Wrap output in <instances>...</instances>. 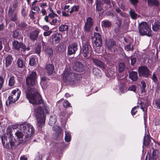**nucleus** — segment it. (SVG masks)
Instances as JSON below:
<instances>
[{
  "mask_svg": "<svg viewBox=\"0 0 160 160\" xmlns=\"http://www.w3.org/2000/svg\"><path fill=\"white\" fill-rule=\"evenodd\" d=\"M48 75H52L53 72L54 68L53 65L52 64L47 65L45 67Z\"/></svg>",
  "mask_w": 160,
  "mask_h": 160,
  "instance_id": "16",
  "label": "nucleus"
},
{
  "mask_svg": "<svg viewBox=\"0 0 160 160\" xmlns=\"http://www.w3.org/2000/svg\"><path fill=\"white\" fill-rule=\"evenodd\" d=\"M47 82V78L45 77H43L41 78V85L45 84Z\"/></svg>",
  "mask_w": 160,
  "mask_h": 160,
  "instance_id": "49",
  "label": "nucleus"
},
{
  "mask_svg": "<svg viewBox=\"0 0 160 160\" xmlns=\"http://www.w3.org/2000/svg\"><path fill=\"white\" fill-rule=\"evenodd\" d=\"M65 140L67 142H69L71 140V136L69 132L65 131Z\"/></svg>",
  "mask_w": 160,
  "mask_h": 160,
  "instance_id": "35",
  "label": "nucleus"
},
{
  "mask_svg": "<svg viewBox=\"0 0 160 160\" xmlns=\"http://www.w3.org/2000/svg\"><path fill=\"white\" fill-rule=\"evenodd\" d=\"M57 19L56 18H54L52 19V22H50V24L52 25H54L55 23L57 22Z\"/></svg>",
  "mask_w": 160,
  "mask_h": 160,
  "instance_id": "58",
  "label": "nucleus"
},
{
  "mask_svg": "<svg viewBox=\"0 0 160 160\" xmlns=\"http://www.w3.org/2000/svg\"><path fill=\"white\" fill-rule=\"evenodd\" d=\"M141 84H142V93L144 92H145V88L146 87V83L144 81H141Z\"/></svg>",
  "mask_w": 160,
  "mask_h": 160,
  "instance_id": "42",
  "label": "nucleus"
},
{
  "mask_svg": "<svg viewBox=\"0 0 160 160\" xmlns=\"http://www.w3.org/2000/svg\"><path fill=\"white\" fill-rule=\"evenodd\" d=\"M37 77L36 73L33 72L26 79L27 89L25 90L26 95L30 103L34 104H38L42 103L41 97L38 92L37 86L35 85Z\"/></svg>",
  "mask_w": 160,
  "mask_h": 160,
  "instance_id": "2",
  "label": "nucleus"
},
{
  "mask_svg": "<svg viewBox=\"0 0 160 160\" xmlns=\"http://www.w3.org/2000/svg\"><path fill=\"white\" fill-rule=\"evenodd\" d=\"M52 32V31L51 30L48 31L47 32H44L43 33V35L44 36H49Z\"/></svg>",
  "mask_w": 160,
  "mask_h": 160,
  "instance_id": "54",
  "label": "nucleus"
},
{
  "mask_svg": "<svg viewBox=\"0 0 160 160\" xmlns=\"http://www.w3.org/2000/svg\"><path fill=\"white\" fill-rule=\"evenodd\" d=\"M152 29L155 32L158 31L160 29V22L158 21L155 22L152 25Z\"/></svg>",
  "mask_w": 160,
  "mask_h": 160,
  "instance_id": "19",
  "label": "nucleus"
},
{
  "mask_svg": "<svg viewBox=\"0 0 160 160\" xmlns=\"http://www.w3.org/2000/svg\"><path fill=\"white\" fill-rule=\"evenodd\" d=\"M38 2L37 0H35L33 2L32 4L31 8L32 10L37 12H39L40 10V8L38 6H36L35 4Z\"/></svg>",
  "mask_w": 160,
  "mask_h": 160,
  "instance_id": "29",
  "label": "nucleus"
},
{
  "mask_svg": "<svg viewBox=\"0 0 160 160\" xmlns=\"http://www.w3.org/2000/svg\"><path fill=\"white\" fill-rule=\"evenodd\" d=\"M20 94L21 91L19 89L16 88L13 90L11 92V95L8 98L9 102L14 103L17 101L20 97Z\"/></svg>",
  "mask_w": 160,
  "mask_h": 160,
  "instance_id": "6",
  "label": "nucleus"
},
{
  "mask_svg": "<svg viewBox=\"0 0 160 160\" xmlns=\"http://www.w3.org/2000/svg\"><path fill=\"white\" fill-rule=\"evenodd\" d=\"M41 47L40 46H38L35 48V52L39 54L40 53Z\"/></svg>",
  "mask_w": 160,
  "mask_h": 160,
  "instance_id": "44",
  "label": "nucleus"
},
{
  "mask_svg": "<svg viewBox=\"0 0 160 160\" xmlns=\"http://www.w3.org/2000/svg\"><path fill=\"white\" fill-rule=\"evenodd\" d=\"M111 22L107 20L103 21L102 22V26L105 28L109 27L111 26Z\"/></svg>",
  "mask_w": 160,
  "mask_h": 160,
  "instance_id": "25",
  "label": "nucleus"
},
{
  "mask_svg": "<svg viewBox=\"0 0 160 160\" xmlns=\"http://www.w3.org/2000/svg\"><path fill=\"white\" fill-rule=\"evenodd\" d=\"M60 39V37L55 34H53L52 36V42L53 43H58L59 42Z\"/></svg>",
  "mask_w": 160,
  "mask_h": 160,
  "instance_id": "20",
  "label": "nucleus"
},
{
  "mask_svg": "<svg viewBox=\"0 0 160 160\" xmlns=\"http://www.w3.org/2000/svg\"><path fill=\"white\" fill-rule=\"evenodd\" d=\"M158 151L156 150L154 151L152 153V157L150 158L152 160H156L158 158Z\"/></svg>",
  "mask_w": 160,
  "mask_h": 160,
  "instance_id": "38",
  "label": "nucleus"
},
{
  "mask_svg": "<svg viewBox=\"0 0 160 160\" xmlns=\"http://www.w3.org/2000/svg\"><path fill=\"white\" fill-rule=\"evenodd\" d=\"M93 73L97 77H99L101 76V72L98 68H93Z\"/></svg>",
  "mask_w": 160,
  "mask_h": 160,
  "instance_id": "26",
  "label": "nucleus"
},
{
  "mask_svg": "<svg viewBox=\"0 0 160 160\" xmlns=\"http://www.w3.org/2000/svg\"><path fill=\"white\" fill-rule=\"evenodd\" d=\"M59 31L60 32H64L67 31L68 30V27L67 25H61L59 28Z\"/></svg>",
  "mask_w": 160,
  "mask_h": 160,
  "instance_id": "36",
  "label": "nucleus"
},
{
  "mask_svg": "<svg viewBox=\"0 0 160 160\" xmlns=\"http://www.w3.org/2000/svg\"><path fill=\"white\" fill-rule=\"evenodd\" d=\"M76 75L72 73L69 69H67L63 72V81L68 84L73 85L78 82Z\"/></svg>",
  "mask_w": 160,
  "mask_h": 160,
  "instance_id": "4",
  "label": "nucleus"
},
{
  "mask_svg": "<svg viewBox=\"0 0 160 160\" xmlns=\"http://www.w3.org/2000/svg\"><path fill=\"white\" fill-rule=\"evenodd\" d=\"M140 34L142 36L147 35L148 37L152 36V34L151 26L145 22L141 23L138 26Z\"/></svg>",
  "mask_w": 160,
  "mask_h": 160,
  "instance_id": "5",
  "label": "nucleus"
},
{
  "mask_svg": "<svg viewBox=\"0 0 160 160\" xmlns=\"http://www.w3.org/2000/svg\"><path fill=\"white\" fill-rule=\"evenodd\" d=\"M79 9V7L78 6H74L71 8L70 11H69V13L72 14L74 12L78 11Z\"/></svg>",
  "mask_w": 160,
  "mask_h": 160,
  "instance_id": "34",
  "label": "nucleus"
},
{
  "mask_svg": "<svg viewBox=\"0 0 160 160\" xmlns=\"http://www.w3.org/2000/svg\"><path fill=\"white\" fill-rule=\"evenodd\" d=\"M63 106L64 107H71L70 104L67 100L64 101L63 103Z\"/></svg>",
  "mask_w": 160,
  "mask_h": 160,
  "instance_id": "43",
  "label": "nucleus"
},
{
  "mask_svg": "<svg viewBox=\"0 0 160 160\" xmlns=\"http://www.w3.org/2000/svg\"><path fill=\"white\" fill-rule=\"evenodd\" d=\"M56 120V116L55 115H52L50 118L48 124L52 126L55 124Z\"/></svg>",
  "mask_w": 160,
  "mask_h": 160,
  "instance_id": "22",
  "label": "nucleus"
},
{
  "mask_svg": "<svg viewBox=\"0 0 160 160\" xmlns=\"http://www.w3.org/2000/svg\"><path fill=\"white\" fill-rule=\"evenodd\" d=\"M42 28L45 31H48L49 29V27L47 25L43 26Z\"/></svg>",
  "mask_w": 160,
  "mask_h": 160,
  "instance_id": "63",
  "label": "nucleus"
},
{
  "mask_svg": "<svg viewBox=\"0 0 160 160\" xmlns=\"http://www.w3.org/2000/svg\"><path fill=\"white\" fill-rule=\"evenodd\" d=\"M35 13L32 11H31L30 12L29 16L30 18L32 20H33L35 19L34 15Z\"/></svg>",
  "mask_w": 160,
  "mask_h": 160,
  "instance_id": "52",
  "label": "nucleus"
},
{
  "mask_svg": "<svg viewBox=\"0 0 160 160\" xmlns=\"http://www.w3.org/2000/svg\"><path fill=\"white\" fill-rule=\"evenodd\" d=\"M4 82V79L2 77H0V89H1V88L2 87Z\"/></svg>",
  "mask_w": 160,
  "mask_h": 160,
  "instance_id": "51",
  "label": "nucleus"
},
{
  "mask_svg": "<svg viewBox=\"0 0 160 160\" xmlns=\"http://www.w3.org/2000/svg\"><path fill=\"white\" fill-rule=\"evenodd\" d=\"M83 37H82V47L81 52V54L84 57H88L89 55V47L88 43H84L83 38Z\"/></svg>",
  "mask_w": 160,
  "mask_h": 160,
  "instance_id": "9",
  "label": "nucleus"
},
{
  "mask_svg": "<svg viewBox=\"0 0 160 160\" xmlns=\"http://www.w3.org/2000/svg\"><path fill=\"white\" fill-rule=\"evenodd\" d=\"M20 160H27V158L24 156H22L20 158Z\"/></svg>",
  "mask_w": 160,
  "mask_h": 160,
  "instance_id": "64",
  "label": "nucleus"
},
{
  "mask_svg": "<svg viewBox=\"0 0 160 160\" xmlns=\"http://www.w3.org/2000/svg\"><path fill=\"white\" fill-rule=\"evenodd\" d=\"M148 5L150 6H158L159 5L158 0H148Z\"/></svg>",
  "mask_w": 160,
  "mask_h": 160,
  "instance_id": "21",
  "label": "nucleus"
},
{
  "mask_svg": "<svg viewBox=\"0 0 160 160\" xmlns=\"http://www.w3.org/2000/svg\"><path fill=\"white\" fill-rule=\"evenodd\" d=\"M84 66L81 62H76L72 68L73 70L77 72H81L83 70Z\"/></svg>",
  "mask_w": 160,
  "mask_h": 160,
  "instance_id": "12",
  "label": "nucleus"
},
{
  "mask_svg": "<svg viewBox=\"0 0 160 160\" xmlns=\"http://www.w3.org/2000/svg\"><path fill=\"white\" fill-rule=\"evenodd\" d=\"M130 2L134 5H135L138 2V0H130Z\"/></svg>",
  "mask_w": 160,
  "mask_h": 160,
  "instance_id": "57",
  "label": "nucleus"
},
{
  "mask_svg": "<svg viewBox=\"0 0 160 160\" xmlns=\"http://www.w3.org/2000/svg\"><path fill=\"white\" fill-rule=\"evenodd\" d=\"M94 37L95 39H102L101 35L98 32H95L94 33Z\"/></svg>",
  "mask_w": 160,
  "mask_h": 160,
  "instance_id": "46",
  "label": "nucleus"
},
{
  "mask_svg": "<svg viewBox=\"0 0 160 160\" xmlns=\"http://www.w3.org/2000/svg\"><path fill=\"white\" fill-rule=\"evenodd\" d=\"M138 72L139 76H142L145 77H147L150 74L149 70L146 67H139Z\"/></svg>",
  "mask_w": 160,
  "mask_h": 160,
  "instance_id": "10",
  "label": "nucleus"
},
{
  "mask_svg": "<svg viewBox=\"0 0 160 160\" xmlns=\"http://www.w3.org/2000/svg\"><path fill=\"white\" fill-rule=\"evenodd\" d=\"M131 64L132 65H134L136 61V58L133 57H131Z\"/></svg>",
  "mask_w": 160,
  "mask_h": 160,
  "instance_id": "53",
  "label": "nucleus"
},
{
  "mask_svg": "<svg viewBox=\"0 0 160 160\" xmlns=\"http://www.w3.org/2000/svg\"><path fill=\"white\" fill-rule=\"evenodd\" d=\"M57 49L59 52L63 51L65 50L64 45L62 44H59L57 47Z\"/></svg>",
  "mask_w": 160,
  "mask_h": 160,
  "instance_id": "39",
  "label": "nucleus"
},
{
  "mask_svg": "<svg viewBox=\"0 0 160 160\" xmlns=\"http://www.w3.org/2000/svg\"><path fill=\"white\" fill-rule=\"evenodd\" d=\"M92 60L93 61L95 65L96 66L99 67L102 69L105 68V65L104 64L97 58H92Z\"/></svg>",
  "mask_w": 160,
  "mask_h": 160,
  "instance_id": "14",
  "label": "nucleus"
},
{
  "mask_svg": "<svg viewBox=\"0 0 160 160\" xmlns=\"http://www.w3.org/2000/svg\"><path fill=\"white\" fill-rule=\"evenodd\" d=\"M42 155L41 154H39L36 158L34 160H42Z\"/></svg>",
  "mask_w": 160,
  "mask_h": 160,
  "instance_id": "61",
  "label": "nucleus"
},
{
  "mask_svg": "<svg viewBox=\"0 0 160 160\" xmlns=\"http://www.w3.org/2000/svg\"><path fill=\"white\" fill-rule=\"evenodd\" d=\"M156 105L159 108H160V100H157L156 102Z\"/></svg>",
  "mask_w": 160,
  "mask_h": 160,
  "instance_id": "62",
  "label": "nucleus"
},
{
  "mask_svg": "<svg viewBox=\"0 0 160 160\" xmlns=\"http://www.w3.org/2000/svg\"><path fill=\"white\" fill-rule=\"evenodd\" d=\"M53 130L58 135L62 134V131L60 127L58 126H55L53 127Z\"/></svg>",
  "mask_w": 160,
  "mask_h": 160,
  "instance_id": "23",
  "label": "nucleus"
},
{
  "mask_svg": "<svg viewBox=\"0 0 160 160\" xmlns=\"http://www.w3.org/2000/svg\"><path fill=\"white\" fill-rule=\"evenodd\" d=\"M8 14L11 20L14 21L17 20V14L14 12V10L10 8L9 10Z\"/></svg>",
  "mask_w": 160,
  "mask_h": 160,
  "instance_id": "15",
  "label": "nucleus"
},
{
  "mask_svg": "<svg viewBox=\"0 0 160 160\" xmlns=\"http://www.w3.org/2000/svg\"><path fill=\"white\" fill-rule=\"evenodd\" d=\"M46 47H45V50H46L47 52V53H48V54L50 55H51L53 53V50L51 48H49L47 49V50L46 49Z\"/></svg>",
  "mask_w": 160,
  "mask_h": 160,
  "instance_id": "55",
  "label": "nucleus"
},
{
  "mask_svg": "<svg viewBox=\"0 0 160 160\" xmlns=\"http://www.w3.org/2000/svg\"><path fill=\"white\" fill-rule=\"evenodd\" d=\"M78 45L77 42L70 44L68 47V54L70 55L75 54L78 49Z\"/></svg>",
  "mask_w": 160,
  "mask_h": 160,
  "instance_id": "8",
  "label": "nucleus"
},
{
  "mask_svg": "<svg viewBox=\"0 0 160 160\" xmlns=\"http://www.w3.org/2000/svg\"><path fill=\"white\" fill-rule=\"evenodd\" d=\"M34 132V128L32 125L27 123H23L19 126V128L15 133L17 139V141H16L11 134V129L8 128L4 136L1 137L2 144L7 149L12 148L28 140Z\"/></svg>",
  "mask_w": 160,
  "mask_h": 160,
  "instance_id": "1",
  "label": "nucleus"
},
{
  "mask_svg": "<svg viewBox=\"0 0 160 160\" xmlns=\"http://www.w3.org/2000/svg\"><path fill=\"white\" fill-rule=\"evenodd\" d=\"M34 111L37 121V125L39 129H41L45 125L46 114L48 113V111L46 108L42 109L38 107Z\"/></svg>",
  "mask_w": 160,
  "mask_h": 160,
  "instance_id": "3",
  "label": "nucleus"
},
{
  "mask_svg": "<svg viewBox=\"0 0 160 160\" xmlns=\"http://www.w3.org/2000/svg\"><path fill=\"white\" fill-rule=\"evenodd\" d=\"M13 49L16 50H19L20 49L22 52H24L26 50L29 51L30 50L29 47L26 48L25 45L17 41H14L12 42Z\"/></svg>",
  "mask_w": 160,
  "mask_h": 160,
  "instance_id": "7",
  "label": "nucleus"
},
{
  "mask_svg": "<svg viewBox=\"0 0 160 160\" xmlns=\"http://www.w3.org/2000/svg\"><path fill=\"white\" fill-rule=\"evenodd\" d=\"M129 77L133 81H136L138 78V73L137 72L132 71L129 73Z\"/></svg>",
  "mask_w": 160,
  "mask_h": 160,
  "instance_id": "18",
  "label": "nucleus"
},
{
  "mask_svg": "<svg viewBox=\"0 0 160 160\" xmlns=\"http://www.w3.org/2000/svg\"><path fill=\"white\" fill-rule=\"evenodd\" d=\"M22 28H25L27 26L24 22H21L19 25Z\"/></svg>",
  "mask_w": 160,
  "mask_h": 160,
  "instance_id": "60",
  "label": "nucleus"
},
{
  "mask_svg": "<svg viewBox=\"0 0 160 160\" xmlns=\"http://www.w3.org/2000/svg\"><path fill=\"white\" fill-rule=\"evenodd\" d=\"M13 58L10 55H8L6 58L5 65L6 67L10 66L12 63Z\"/></svg>",
  "mask_w": 160,
  "mask_h": 160,
  "instance_id": "17",
  "label": "nucleus"
},
{
  "mask_svg": "<svg viewBox=\"0 0 160 160\" xmlns=\"http://www.w3.org/2000/svg\"><path fill=\"white\" fill-rule=\"evenodd\" d=\"M125 68V64L123 62H120L118 66V70L119 72L124 71Z\"/></svg>",
  "mask_w": 160,
  "mask_h": 160,
  "instance_id": "32",
  "label": "nucleus"
},
{
  "mask_svg": "<svg viewBox=\"0 0 160 160\" xmlns=\"http://www.w3.org/2000/svg\"><path fill=\"white\" fill-rule=\"evenodd\" d=\"M94 43L97 47L100 46L102 44V39H95Z\"/></svg>",
  "mask_w": 160,
  "mask_h": 160,
  "instance_id": "41",
  "label": "nucleus"
},
{
  "mask_svg": "<svg viewBox=\"0 0 160 160\" xmlns=\"http://www.w3.org/2000/svg\"><path fill=\"white\" fill-rule=\"evenodd\" d=\"M150 142V139L148 136H145L143 139V144L146 146H148Z\"/></svg>",
  "mask_w": 160,
  "mask_h": 160,
  "instance_id": "28",
  "label": "nucleus"
},
{
  "mask_svg": "<svg viewBox=\"0 0 160 160\" xmlns=\"http://www.w3.org/2000/svg\"><path fill=\"white\" fill-rule=\"evenodd\" d=\"M115 43L112 40H107L106 42V46L109 49H110L114 45Z\"/></svg>",
  "mask_w": 160,
  "mask_h": 160,
  "instance_id": "24",
  "label": "nucleus"
},
{
  "mask_svg": "<svg viewBox=\"0 0 160 160\" xmlns=\"http://www.w3.org/2000/svg\"><path fill=\"white\" fill-rule=\"evenodd\" d=\"M40 32L39 29H37L30 32L29 35L30 39L32 41H35L37 38Z\"/></svg>",
  "mask_w": 160,
  "mask_h": 160,
  "instance_id": "13",
  "label": "nucleus"
},
{
  "mask_svg": "<svg viewBox=\"0 0 160 160\" xmlns=\"http://www.w3.org/2000/svg\"><path fill=\"white\" fill-rule=\"evenodd\" d=\"M93 24L92 19L91 17L88 18L85 22L84 28V30L86 32H89L91 30V28Z\"/></svg>",
  "mask_w": 160,
  "mask_h": 160,
  "instance_id": "11",
  "label": "nucleus"
},
{
  "mask_svg": "<svg viewBox=\"0 0 160 160\" xmlns=\"http://www.w3.org/2000/svg\"><path fill=\"white\" fill-rule=\"evenodd\" d=\"M139 107L138 106H136L133 108L131 111V113L132 115H135L136 112H137L136 109Z\"/></svg>",
  "mask_w": 160,
  "mask_h": 160,
  "instance_id": "45",
  "label": "nucleus"
},
{
  "mask_svg": "<svg viewBox=\"0 0 160 160\" xmlns=\"http://www.w3.org/2000/svg\"><path fill=\"white\" fill-rule=\"evenodd\" d=\"M48 16L51 19L57 17L58 16V15L54 12L50 13L48 14Z\"/></svg>",
  "mask_w": 160,
  "mask_h": 160,
  "instance_id": "47",
  "label": "nucleus"
},
{
  "mask_svg": "<svg viewBox=\"0 0 160 160\" xmlns=\"http://www.w3.org/2000/svg\"><path fill=\"white\" fill-rule=\"evenodd\" d=\"M70 11V9L69 10H64L62 11V15L65 17H70L71 14H70L69 13V11Z\"/></svg>",
  "mask_w": 160,
  "mask_h": 160,
  "instance_id": "37",
  "label": "nucleus"
},
{
  "mask_svg": "<svg viewBox=\"0 0 160 160\" xmlns=\"http://www.w3.org/2000/svg\"><path fill=\"white\" fill-rule=\"evenodd\" d=\"M15 82V78L13 76H11L8 81V85L10 87H12Z\"/></svg>",
  "mask_w": 160,
  "mask_h": 160,
  "instance_id": "27",
  "label": "nucleus"
},
{
  "mask_svg": "<svg viewBox=\"0 0 160 160\" xmlns=\"http://www.w3.org/2000/svg\"><path fill=\"white\" fill-rule=\"evenodd\" d=\"M19 35L18 31V30H15L13 31L12 36L14 38H16L18 37Z\"/></svg>",
  "mask_w": 160,
  "mask_h": 160,
  "instance_id": "48",
  "label": "nucleus"
},
{
  "mask_svg": "<svg viewBox=\"0 0 160 160\" xmlns=\"http://www.w3.org/2000/svg\"><path fill=\"white\" fill-rule=\"evenodd\" d=\"M119 89L122 93H123L127 91L126 87H125L124 84L123 83H121L119 86Z\"/></svg>",
  "mask_w": 160,
  "mask_h": 160,
  "instance_id": "31",
  "label": "nucleus"
},
{
  "mask_svg": "<svg viewBox=\"0 0 160 160\" xmlns=\"http://www.w3.org/2000/svg\"><path fill=\"white\" fill-rule=\"evenodd\" d=\"M125 49L127 51L132 50V49L131 47V44H129L128 45L125 46Z\"/></svg>",
  "mask_w": 160,
  "mask_h": 160,
  "instance_id": "56",
  "label": "nucleus"
},
{
  "mask_svg": "<svg viewBox=\"0 0 160 160\" xmlns=\"http://www.w3.org/2000/svg\"><path fill=\"white\" fill-rule=\"evenodd\" d=\"M129 13L132 18L133 19H135L138 16V15L132 9H130L129 12Z\"/></svg>",
  "mask_w": 160,
  "mask_h": 160,
  "instance_id": "33",
  "label": "nucleus"
},
{
  "mask_svg": "<svg viewBox=\"0 0 160 160\" xmlns=\"http://www.w3.org/2000/svg\"><path fill=\"white\" fill-rule=\"evenodd\" d=\"M17 63L18 66L20 68H22L25 65V62L20 58H19L17 61Z\"/></svg>",
  "mask_w": 160,
  "mask_h": 160,
  "instance_id": "30",
  "label": "nucleus"
},
{
  "mask_svg": "<svg viewBox=\"0 0 160 160\" xmlns=\"http://www.w3.org/2000/svg\"><path fill=\"white\" fill-rule=\"evenodd\" d=\"M96 9L97 10L100 11L102 10V8L99 4H96Z\"/></svg>",
  "mask_w": 160,
  "mask_h": 160,
  "instance_id": "59",
  "label": "nucleus"
},
{
  "mask_svg": "<svg viewBox=\"0 0 160 160\" xmlns=\"http://www.w3.org/2000/svg\"><path fill=\"white\" fill-rule=\"evenodd\" d=\"M128 90L131 91H133L134 92H135L136 90V88L135 86L134 85H132L130 86L128 88Z\"/></svg>",
  "mask_w": 160,
  "mask_h": 160,
  "instance_id": "50",
  "label": "nucleus"
},
{
  "mask_svg": "<svg viewBox=\"0 0 160 160\" xmlns=\"http://www.w3.org/2000/svg\"><path fill=\"white\" fill-rule=\"evenodd\" d=\"M29 64L31 66H34L36 63V61L35 58L33 57H31L29 60Z\"/></svg>",
  "mask_w": 160,
  "mask_h": 160,
  "instance_id": "40",
  "label": "nucleus"
}]
</instances>
